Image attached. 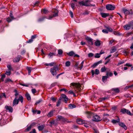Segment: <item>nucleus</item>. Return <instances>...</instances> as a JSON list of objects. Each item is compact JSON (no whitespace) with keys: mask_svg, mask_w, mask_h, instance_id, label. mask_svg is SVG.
Wrapping results in <instances>:
<instances>
[{"mask_svg":"<svg viewBox=\"0 0 133 133\" xmlns=\"http://www.w3.org/2000/svg\"><path fill=\"white\" fill-rule=\"evenodd\" d=\"M55 13H54L53 15L54 17L58 16V10L56 9L55 10Z\"/></svg>","mask_w":133,"mask_h":133,"instance_id":"f704fd0d","label":"nucleus"},{"mask_svg":"<svg viewBox=\"0 0 133 133\" xmlns=\"http://www.w3.org/2000/svg\"><path fill=\"white\" fill-rule=\"evenodd\" d=\"M62 116L61 115H58L57 116V118L56 120L57 121H61L62 118Z\"/></svg>","mask_w":133,"mask_h":133,"instance_id":"72a5a7b5","label":"nucleus"},{"mask_svg":"<svg viewBox=\"0 0 133 133\" xmlns=\"http://www.w3.org/2000/svg\"><path fill=\"white\" fill-rule=\"evenodd\" d=\"M71 85L74 86L78 87V84L77 83H71Z\"/></svg>","mask_w":133,"mask_h":133,"instance_id":"5fc2aeb1","label":"nucleus"},{"mask_svg":"<svg viewBox=\"0 0 133 133\" xmlns=\"http://www.w3.org/2000/svg\"><path fill=\"white\" fill-rule=\"evenodd\" d=\"M45 18V17H42L39 18L38 20V22H41L43 21H44V19Z\"/></svg>","mask_w":133,"mask_h":133,"instance_id":"e433bc0d","label":"nucleus"},{"mask_svg":"<svg viewBox=\"0 0 133 133\" xmlns=\"http://www.w3.org/2000/svg\"><path fill=\"white\" fill-rule=\"evenodd\" d=\"M91 72L92 76H93L94 74L96 75H98L99 73V70L97 69L95 70V72L94 70H92L91 71Z\"/></svg>","mask_w":133,"mask_h":133,"instance_id":"4468645a","label":"nucleus"},{"mask_svg":"<svg viewBox=\"0 0 133 133\" xmlns=\"http://www.w3.org/2000/svg\"><path fill=\"white\" fill-rule=\"evenodd\" d=\"M111 90L117 93H118L119 92V89L118 88H113Z\"/></svg>","mask_w":133,"mask_h":133,"instance_id":"cd10ccee","label":"nucleus"},{"mask_svg":"<svg viewBox=\"0 0 133 133\" xmlns=\"http://www.w3.org/2000/svg\"><path fill=\"white\" fill-rule=\"evenodd\" d=\"M51 100L54 102H55L56 101V98H55L54 97H51Z\"/></svg>","mask_w":133,"mask_h":133,"instance_id":"774afa93","label":"nucleus"},{"mask_svg":"<svg viewBox=\"0 0 133 133\" xmlns=\"http://www.w3.org/2000/svg\"><path fill=\"white\" fill-rule=\"evenodd\" d=\"M10 82H11L12 83L13 82L11 79L9 78H6L4 81V82L5 83H7Z\"/></svg>","mask_w":133,"mask_h":133,"instance_id":"393cba45","label":"nucleus"},{"mask_svg":"<svg viewBox=\"0 0 133 133\" xmlns=\"http://www.w3.org/2000/svg\"><path fill=\"white\" fill-rule=\"evenodd\" d=\"M131 26V24H126L123 26V28L125 30H128L130 29Z\"/></svg>","mask_w":133,"mask_h":133,"instance_id":"9b49d317","label":"nucleus"},{"mask_svg":"<svg viewBox=\"0 0 133 133\" xmlns=\"http://www.w3.org/2000/svg\"><path fill=\"white\" fill-rule=\"evenodd\" d=\"M120 112L123 114L126 113L127 114L130 116H132L133 115V114L131 113L129 110L124 108L121 109Z\"/></svg>","mask_w":133,"mask_h":133,"instance_id":"7ed1b4c3","label":"nucleus"},{"mask_svg":"<svg viewBox=\"0 0 133 133\" xmlns=\"http://www.w3.org/2000/svg\"><path fill=\"white\" fill-rule=\"evenodd\" d=\"M119 125L120 126L123 128L125 130H126L127 129V127L124 123L122 122H119Z\"/></svg>","mask_w":133,"mask_h":133,"instance_id":"2eb2a0df","label":"nucleus"},{"mask_svg":"<svg viewBox=\"0 0 133 133\" xmlns=\"http://www.w3.org/2000/svg\"><path fill=\"white\" fill-rule=\"evenodd\" d=\"M61 99H59V100L57 102V103L56 104V106L57 107H58L60 104L61 103Z\"/></svg>","mask_w":133,"mask_h":133,"instance_id":"09e8293b","label":"nucleus"},{"mask_svg":"<svg viewBox=\"0 0 133 133\" xmlns=\"http://www.w3.org/2000/svg\"><path fill=\"white\" fill-rule=\"evenodd\" d=\"M106 70V68L105 66H104L101 68V71L102 72H104Z\"/></svg>","mask_w":133,"mask_h":133,"instance_id":"a18cd8bd","label":"nucleus"},{"mask_svg":"<svg viewBox=\"0 0 133 133\" xmlns=\"http://www.w3.org/2000/svg\"><path fill=\"white\" fill-rule=\"evenodd\" d=\"M12 12H11V11L10 12V16L11 17V18L12 19H14V17L13 16V14L12 13Z\"/></svg>","mask_w":133,"mask_h":133,"instance_id":"13d9d810","label":"nucleus"},{"mask_svg":"<svg viewBox=\"0 0 133 133\" xmlns=\"http://www.w3.org/2000/svg\"><path fill=\"white\" fill-rule=\"evenodd\" d=\"M29 133H36V130L35 129H33L32 130L29 132Z\"/></svg>","mask_w":133,"mask_h":133,"instance_id":"680f3d73","label":"nucleus"},{"mask_svg":"<svg viewBox=\"0 0 133 133\" xmlns=\"http://www.w3.org/2000/svg\"><path fill=\"white\" fill-rule=\"evenodd\" d=\"M42 11L45 14H46L49 12L48 10L45 9H42Z\"/></svg>","mask_w":133,"mask_h":133,"instance_id":"c756f323","label":"nucleus"},{"mask_svg":"<svg viewBox=\"0 0 133 133\" xmlns=\"http://www.w3.org/2000/svg\"><path fill=\"white\" fill-rule=\"evenodd\" d=\"M7 67L8 69V71L11 72L12 71H13V69L11 65H8L7 66Z\"/></svg>","mask_w":133,"mask_h":133,"instance_id":"412c9836","label":"nucleus"},{"mask_svg":"<svg viewBox=\"0 0 133 133\" xmlns=\"http://www.w3.org/2000/svg\"><path fill=\"white\" fill-rule=\"evenodd\" d=\"M48 55L49 56V58H50L53 56H55L56 55L54 53H52L50 52V53L48 54Z\"/></svg>","mask_w":133,"mask_h":133,"instance_id":"473e14b6","label":"nucleus"},{"mask_svg":"<svg viewBox=\"0 0 133 133\" xmlns=\"http://www.w3.org/2000/svg\"><path fill=\"white\" fill-rule=\"evenodd\" d=\"M78 3L80 5L84 6V2L83 1L79 2Z\"/></svg>","mask_w":133,"mask_h":133,"instance_id":"864d4df0","label":"nucleus"},{"mask_svg":"<svg viewBox=\"0 0 133 133\" xmlns=\"http://www.w3.org/2000/svg\"><path fill=\"white\" fill-rule=\"evenodd\" d=\"M25 96L26 97L27 99L28 100H30L31 99V97L28 93H27L25 94Z\"/></svg>","mask_w":133,"mask_h":133,"instance_id":"5701e85b","label":"nucleus"},{"mask_svg":"<svg viewBox=\"0 0 133 133\" xmlns=\"http://www.w3.org/2000/svg\"><path fill=\"white\" fill-rule=\"evenodd\" d=\"M123 10L125 16L130 14L132 15L133 14V12L131 10H129L126 9H123Z\"/></svg>","mask_w":133,"mask_h":133,"instance_id":"20e7f679","label":"nucleus"},{"mask_svg":"<svg viewBox=\"0 0 133 133\" xmlns=\"http://www.w3.org/2000/svg\"><path fill=\"white\" fill-rule=\"evenodd\" d=\"M11 72L9 71H6L5 73V74L7 75L8 76H10L11 74Z\"/></svg>","mask_w":133,"mask_h":133,"instance_id":"c03bdc74","label":"nucleus"},{"mask_svg":"<svg viewBox=\"0 0 133 133\" xmlns=\"http://www.w3.org/2000/svg\"><path fill=\"white\" fill-rule=\"evenodd\" d=\"M98 64L97 63H95L92 65V67L93 68H95L96 66H97L98 65Z\"/></svg>","mask_w":133,"mask_h":133,"instance_id":"052dcab7","label":"nucleus"},{"mask_svg":"<svg viewBox=\"0 0 133 133\" xmlns=\"http://www.w3.org/2000/svg\"><path fill=\"white\" fill-rule=\"evenodd\" d=\"M33 94H35L36 92V90L35 89H32L31 90Z\"/></svg>","mask_w":133,"mask_h":133,"instance_id":"69168bd1","label":"nucleus"},{"mask_svg":"<svg viewBox=\"0 0 133 133\" xmlns=\"http://www.w3.org/2000/svg\"><path fill=\"white\" fill-rule=\"evenodd\" d=\"M21 56L20 55H18L17 56V57L14 58L13 60V61L14 62L16 63L17 62H18L20 59Z\"/></svg>","mask_w":133,"mask_h":133,"instance_id":"1a4fd4ad","label":"nucleus"},{"mask_svg":"<svg viewBox=\"0 0 133 133\" xmlns=\"http://www.w3.org/2000/svg\"><path fill=\"white\" fill-rule=\"evenodd\" d=\"M67 54L69 56H74L75 54V53L74 51H71L67 53Z\"/></svg>","mask_w":133,"mask_h":133,"instance_id":"bb28decb","label":"nucleus"},{"mask_svg":"<svg viewBox=\"0 0 133 133\" xmlns=\"http://www.w3.org/2000/svg\"><path fill=\"white\" fill-rule=\"evenodd\" d=\"M53 111L52 110L50 111L48 114L47 116L49 117H50L53 116Z\"/></svg>","mask_w":133,"mask_h":133,"instance_id":"c85d7f7f","label":"nucleus"},{"mask_svg":"<svg viewBox=\"0 0 133 133\" xmlns=\"http://www.w3.org/2000/svg\"><path fill=\"white\" fill-rule=\"evenodd\" d=\"M76 107V105L74 104H70L69 105V107L70 109H73L75 108Z\"/></svg>","mask_w":133,"mask_h":133,"instance_id":"a878e982","label":"nucleus"},{"mask_svg":"<svg viewBox=\"0 0 133 133\" xmlns=\"http://www.w3.org/2000/svg\"><path fill=\"white\" fill-rule=\"evenodd\" d=\"M106 8L108 10H112L115 9V7L111 4H107L106 5Z\"/></svg>","mask_w":133,"mask_h":133,"instance_id":"39448f33","label":"nucleus"},{"mask_svg":"<svg viewBox=\"0 0 133 133\" xmlns=\"http://www.w3.org/2000/svg\"><path fill=\"white\" fill-rule=\"evenodd\" d=\"M44 65L46 66H53L56 65V63L54 62H51L49 63H45Z\"/></svg>","mask_w":133,"mask_h":133,"instance_id":"aec40b11","label":"nucleus"},{"mask_svg":"<svg viewBox=\"0 0 133 133\" xmlns=\"http://www.w3.org/2000/svg\"><path fill=\"white\" fill-rule=\"evenodd\" d=\"M102 32L108 34V31L107 30L103 29L102 30Z\"/></svg>","mask_w":133,"mask_h":133,"instance_id":"6e6d98bb","label":"nucleus"},{"mask_svg":"<svg viewBox=\"0 0 133 133\" xmlns=\"http://www.w3.org/2000/svg\"><path fill=\"white\" fill-rule=\"evenodd\" d=\"M42 99H40L38 101H37L36 103L35 104V105H37V104L40 103L41 102H42Z\"/></svg>","mask_w":133,"mask_h":133,"instance_id":"ea45409f","label":"nucleus"},{"mask_svg":"<svg viewBox=\"0 0 133 133\" xmlns=\"http://www.w3.org/2000/svg\"><path fill=\"white\" fill-rule=\"evenodd\" d=\"M65 65L66 66L69 67L70 65V62L69 61L66 62L65 63Z\"/></svg>","mask_w":133,"mask_h":133,"instance_id":"79ce46f5","label":"nucleus"},{"mask_svg":"<svg viewBox=\"0 0 133 133\" xmlns=\"http://www.w3.org/2000/svg\"><path fill=\"white\" fill-rule=\"evenodd\" d=\"M85 114L87 115V117L88 118H91L92 117H93L94 115L93 114L89 112H87Z\"/></svg>","mask_w":133,"mask_h":133,"instance_id":"ddd939ff","label":"nucleus"},{"mask_svg":"<svg viewBox=\"0 0 133 133\" xmlns=\"http://www.w3.org/2000/svg\"><path fill=\"white\" fill-rule=\"evenodd\" d=\"M84 121H80V122H77L78 124H83L84 123Z\"/></svg>","mask_w":133,"mask_h":133,"instance_id":"e2e57ef3","label":"nucleus"},{"mask_svg":"<svg viewBox=\"0 0 133 133\" xmlns=\"http://www.w3.org/2000/svg\"><path fill=\"white\" fill-rule=\"evenodd\" d=\"M89 1V0H87L85 1V2H84V6H89V5L87 3Z\"/></svg>","mask_w":133,"mask_h":133,"instance_id":"3c124183","label":"nucleus"},{"mask_svg":"<svg viewBox=\"0 0 133 133\" xmlns=\"http://www.w3.org/2000/svg\"><path fill=\"white\" fill-rule=\"evenodd\" d=\"M37 126L39 130L41 131L45 127V125L44 124H41L40 125L39 124H38Z\"/></svg>","mask_w":133,"mask_h":133,"instance_id":"f8f14e48","label":"nucleus"},{"mask_svg":"<svg viewBox=\"0 0 133 133\" xmlns=\"http://www.w3.org/2000/svg\"><path fill=\"white\" fill-rule=\"evenodd\" d=\"M93 120L95 121L98 122L101 121V119L100 117L99 116L97 115L96 114L95 115H93Z\"/></svg>","mask_w":133,"mask_h":133,"instance_id":"423d86ee","label":"nucleus"},{"mask_svg":"<svg viewBox=\"0 0 133 133\" xmlns=\"http://www.w3.org/2000/svg\"><path fill=\"white\" fill-rule=\"evenodd\" d=\"M86 39L90 44L93 45V42L92 41V39L90 37H87L86 38Z\"/></svg>","mask_w":133,"mask_h":133,"instance_id":"6e6552de","label":"nucleus"},{"mask_svg":"<svg viewBox=\"0 0 133 133\" xmlns=\"http://www.w3.org/2000/svg\"><path fill=\"white\" fill-rule=\"evenodd\" d=\"M60 91H64L65 92H67L68 90H67V89H66L65 88H62V89H61L60 90Z\"/></svg>","mask_w":133,"mask_h":133,"instance_id":"4d7b16f0","label":"nucleus"},{"mask_svg":"<svg viewBox=\"0 0 133 133\" xmlns=\"http://www.w3.org/2000/svg\"><path fill=\"white\" fill-rule=\"evenodd\" d=\"M88 55L89 57H91L94 56V54L92 53H90L88 54Z\"/></svg>","mask_w":133,"mask_h":133,"instance_id":"8fccbe9b","label":"nucleus"},{"mask_svg":"<svg viewBox=\"0 0 133 133\" xmlns=\"http://www.w3.org/2000/svg\"><path fill=\"white\" fill-rule=\"evenodd\" d=\"M5 108L6 110H8L10 112H12L13 111V109L12 108L11 106H8L7 105L5 106Z\"/></svg>","mask_w":133,"mask_h":133,"instance_id":"9d476101","label":"nucleus"},{"mask_svg":"<svg viewBox=\"0 0 133 133\" xmlns=\"http://www.w3.org/2000/svg\"><path fill=\"white\" fill-rule=\"evenodd\" d=\"M100 14L102 17L104 18H105L109 16V14L108 13L101 12L100 13Z\"/></svg>","mask_w":133,"mask_h":133,"instance_id":"dca6fc26","label":"nucleus"},{"mask_svg":"<svg viewBox=\"0 0 133 133\" xmlns=\"http://www.w3.org/2000/svg\"><path fill=\"white\" fill-rule=\"evenodd\" d=\"M113 34L117 36H119L121 35V34L120 32H118L116 31H114L113 32Z\"/></svg>","mask_w":133,"mask_h":133,"instance_id":"4c0bfd02","label":"nucleus"},{"mask_svg":"<svg viewBox=\"0 0 133 133\" xmlns=\"http://www.w3.org/2000/svg\"><path fill=\"white\" fill-rule=\"evenodd\" d=\"M106 28L108 31H109L110 32H112V29L110 27H106Z\"/></svg>","mask_w":133,"mask_h":133,"instance_id":"de8ad7c7","label":"nucleus"},{"mask_svg":"<svg viewBox=\"0 0 133 133\" xmlns=\"http://www.w3.org/2000/svg\"><path fill=\"white\" fill-rule=\"evenodd\" d=\"M118 118L116 120L113 119L111 121V122L114 124H115L116 123L120 122V120L118 117Z\"/></svg>","mask_w":133,"mask_h":133,"instance_id":"f3484780","label":"nucleus"},{"mask_svg":"<svg viewBox=\"0 0 133 133\" xmlns=\"http://www.w3.org/2000/svg\"><path fill=\"white\" fill-rule=\"evenodd\" d=\"M14 92L15 93V94H14V95L16 97H17V96L18 95L19 96L20 95H19V93L18 92L17 90L16 89L14 90Z\"/></svg>","mask_w":133,"mask_h":133,"instance_id":"c9c22d12","label":"nucleus"},{"mask_svg":"<svg viewBox=\"0 0 133 133\" xmlns=\"http://www.w3.org/2000/svg\"><path fill=\"white\" fill-rule=\"evenodd\" d=\"M61 121L63 122H66L67 123H70L71 122L70 121H69L66 118H65L63 117L62 118Z\"/></svg>","mask_w":133,"mask_h":133,"instance_id":"6ab92c4d","label":"nucleus"},{"mask_svg":"<svg viewBox=\"0 0 133 133\" xmlns=\"http://www.w3.org/2000/svg\"><path fill=\"white\" fill-rule=\"evenodd\" d=\"M33 40L31 38L28 40L27 41V43H31L32 42Z\"/></svg>","mask_w":133,"mask_h":133,"instance_id":"0e129e2a","label":"nucleus"},{"mask_svg":"<svg viewBox=\"0 0 133 133\" xmlns=\"http://www.w3.org/2000/svg\"><path fill=\"white\" fill-rule=\"evenodd\" d=\"M5 77V74H3L2 75L1 77L0 78V80L2 82L4 81V79Z\"/></svg>","mask_w":133,"mask_h":133,"instance_id":"a19ab883","label":"nucleus"},{"mask_svg":"<svg viewBox=\"0 0 133 133\" xmlns=\"http://www.w3.org/2000/svg\"><path fill=\"white\" fill-rule=\"evenodd\" d=\"M116 50V48L112 47L111 49L110 53H112L115 52Z\"/></svg>","mask_w":133,"mask_h":133,"instance_id":"7c9ffc66","label":"nucleus"},{"mask_svg":"<svg viewBox=\"0 0 133 133\" xmlns=\"http://www.w3.org/2000/svg\"><path fill=\"white\" fill-rule=\"evenodd\" d=\"M113 75V74L112 72H109L108 71H107L106 72V76L108 77V78L109 77H111Z\"/></svg>","mask_w":133,"mask_h":133,"instance_id":"4be33fe9","label":"nucleus"},{"mask_svg":"<svg viewBox=\"0 0 133 133\" xmlns=\"http://www.w3.org/2000/svg\"><path fill=\"white\" fill-rule=\"evenodd\" d=\"M31 128H32L30 126H29L27 128L25 129V131H29L31 130Z\"/></svg>","mask_w":133,"mask_h":133,"instance_id":"49530a36","label":"nucleus"},{"mask_svg":"<svg viewBox=\"0 0 133 133\" xmlns=\"http://www.w3.org/2000/svg\"><path fill=\"white\" fill-rule=\"evenodd\" d=\"M26 69L28 71V74L30 75L32 70V68L30 67L27 66Z\"/></svg>","mask_w":133,"mask_h":133,"instance_id":"b1692460","label":"nucleus"},{"mask_svg":"<svg viewBox=\"0 0 133 133\" xmlns=\"http://www.w3.org/2000/svg\"><path fill=\"white\" fill-rule=\"evenodd\" d=\"M89 14V12L88 11H85L82 14L83 15H85L88 14Z\"/></svg>","mask_w":133,"mask_h":133,"instance_id":"58836bf2","label":"nucleus"},{"mask_svg":"<svg viewBox=\"0 0 133 133\" xmlns=\"http://www.w3.org/2000/svg\"><path fill=\"white\" fill-rule=\"evenodd\" d=\"M20 84L23 86H25L26 87H28L29 86V84H24L23 83H20Z\"/></svg>","mask_w":133,"mask_h":133,"instance_id":"bf43d9fd","label":"nucleus"},{"mask_svg":"<svg viewBox=\"0 0 133 133\" xmlns=\"http://www.w3.org/2000/svg\"><path fill=\"white\" fill-rule=\"evenodd\" d=\"M32 112L33 114H35L37 112V110H34L33 109H32Z\"/></svg>","mask_w":133,"mask_h":133,"instance_id":"338daca9","label":"nucleus"},{"mask_svg":"<svg viewBox=\"0 0 133 133\" xmlns=\"http://www.w3.org/2000/svg\"><path fill=\"white\" fill-rule=\"evenodd\" d=\"M100 57V55H99V54L98 53H96L95 54V58H99Z\"/></svg>","mask_w":133,"mask_h":133,"instance_id":"603ef678","label":"nucleus"},{"mask_svg":"<svg viewBox=\"0 0 133 133\" xmlns=\"http://www.w3.org/2000/svg\"><path fill=\"white\" fill-rule=\"evenodd\" d=\"M108 78V77L106 75L103 76L102 78V81L104 82V81H107Z\"/></svg>","mask_w":133,"mask_h":133,"instance_id":"2f4dec72","label":"nucleus"},{"mask_svg":"<svg viewBox=\"0 0 133 133\" xmlns=\"http://www.w3.org/2000/svg\"><path fill=\"white\" fill-rule=\"evenodd\" d=\"M101 41L99 40H97L94 43V45L96 46H99L101 45Z\"/></svg>","mask_w":133,"mask_h":133,"instance_id":"a211bd4d","label":"nucleus"},{"mask_svg":"<svg viewBox=\"0 0 133 133\" xmlns=\"http://www.w3.org/2000/svg\"><path fill=\"white\" fill-rule=\"evenodd\" d=\"M61 97L63 99V100L64 101L65 103H67L68 98L64 94H62Z\"/></svg>","mask_w":133,"mask_h":133,"instance_id":"0eeeda50","label":"nucleus"},{"mask_svg":"<svg viewBox=\"0 0 133 133\" xmlns=\"http://www.w3.org/2000/svg\"><path fill=\"white\" fill-rule=\"evenodd\" d=\"M23 97L21 95H19V96L18 98L17 97H15L12 102V106H14L15 105L18 104L19 101L21 103H23Z\"/></svg>","mask_w":133,"mask_h":133,"instance_id":"f257e3e1","label":"nucleus"},{"mask_svg":"<svg viewBox=\"0 0 133 133\" xmlns=\"http://www.w3.org/2000/svg\"><path fill=\"white\" fill-rule=\"evenodd\" d=\"M59 70L58 66L56 65L51 68L50 69V71L52 75L54 76L57 75V71Z\"/></svg>","mask_w":133,"mask_h":133,"instance_id":"f03ea898","label":"nucleus"},{"mask_svg":"<svg viewBox=\"0 0 133 133\" xmlns=\"http://www.w3.org/2000/svg\"><path fill=\"white\" fill-rule=\"evenodd\" d=\"M63 53V51L61 49H59L58 50V54L59 55H62Z\"/></svg>","mask_w":133,"mask_h":133,"instance_id":"37998d69","label":"nucleus"}]
</instances>
